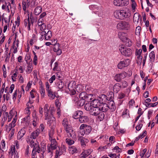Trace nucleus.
Wrapping results in <instances>:
<instances>
[{
	"instance_id": "obj_8",
	"label": "nucleus",
	"mask_w": 158,
	"mask_h": 158,
	"mask_svg": "<svg viewBox=\"0 0 158 158\" xmlns=\"http://www.w3.org/2000/svg\"><path fill=\"white\" fill-rule=\"evenodd\" d=\"M68 122L67 120V119L66 118H64L62 122V125L64 126L65 128V130L66 132L67 133H69L70 132V130H71L70 128V126L68 124Z\"/></svg>"
},
{
	"instance_id": "obj_52",
	"label": "nucleus",
	"mask_w": 158,
	"mask_h": 158,
	"mask_svg": "<svg viewBox=\"0 0 158 158\" xmlns=\"http://www.w3.org/2000/svg\"><path fill=\"white\" fill-rule=\"evenodd\" d=\"M27 107L26 108V110H27V111H28V112H27V114H28L29 113V114L30 113V110L29 109V108H31L32 107H34L33 106H29V104L27 103Z\"/></svg>"
},
{
	"instance_id": "obj_38",
	"label": "nucleus",
	"mask_w": 158,
	"mask_h": 158,
	"mask_svg": "<svg viewBox=\"0 0 158 158\" xmlns=\"http://www.w3.org/2000/svg\"><path fill=\"white\" fill-rule=\"evenodd\" d=\"M66 142L69 145H71L74 143V141L73 140L67 138L66 139Z\"/></svg>"
},
{
	"instance_id": "obj_17",
	"label": "nucleus",
	"mask_w": 158,
	"mask_h": 158,
	"mask_svg": "<svg viewBox=\"0 0 158 158\" xmlns=\"http://www.w3.org/2000/svg\"><path fill=\"white\" fill-rule=\"evenodd\" d=\"M125 33L123 32H119L118 33V35L119 38L122 41L124 42L125 40L127 38L125 36Z\"/></svg>"
},
{
	"instance_id": "obj_27",
	"label": "nucleus",
	"mask_w": 158,
	"mask_h": 158,
	"mask_svg": "<svg viewBox=\"0 0 158 158\" xmlns=\"http://www.w3.org/2000/svg\"><path fill=\"white\" fill-rule=\"evenodd\" d=\"M92 107L91 104L90 103H86L84 106V108L86 110H89V112L91 110V108Z\"/></svg>"
},
{
	"instance_id": "obj_1",
	"label": "nucleus",
	"mask_w": 158,
	"mask_h": 158,
	"mask_svg": "<svg viewBox=\"0 0 158 158\" xmlns=\"http://www.w3.org/2000/svg\"><path fill=\"white\" fill-rule=\"evenodd\" d=\"M114 15L116 18L122 20L129 17L131 14L128 11H127L123 10H117L114 12Z\"/></svg>"
},
{
	"instance_id": "obj_18",
	"label": "nucleus",
	"mask_w": 158,
	"mask_h": 158,
	"mask_svg": "<svg viewBox=\"0 0 158 158\" xmlns=\"http://www.w3.org/2000/svg\"><path fill=\"white\" fill-rule=\"evenodd\" d=\"M45 120H51L52 121H55L56 119L53 116V114H50L49 115L47 113V114H45Z\"/></svg>"
},
{
	"instance_id": "obj_30",
	"label": "nucleus",
	"mask_w": 158,
	"mask_h": 158,
	"mask_svg": "<svg viewBox=\"0 0 158 158\" xmlns=\"http://www.w3.org/2000/svg\"><path fill=\"white\" fill-rule=\"evenodd\" d=\"M126 42L125 45L126 46L128 47H130L132 45V42L130 39L127 38L123 42Z\"/></svg>"
},
{
	"instance_id": "obj_46",
	"label": "nucleus",
	"mask_w": 158,
	"mask_h": 158,
	"mask_svg": "<svg viewBox=\"0 0 158 158\" xmlns=\"http://www.w3.org/2000/svg\"><path fill=\"white\" fill-rule=\"evenodd\" d=\"M27 17H28L27 19H24V25L26 27L27 26V24L28 22H30L29 14H28L27 15Z\"/></svg>"
},
{
	"instance_id": "obj_13",
	"label": "nucleus",
	"mask_w": 158,
	"mask_h": 158,
	"mask_svg": "<svg viewBox=\"0 0 158 158\" xmlns=\"http://www.w3.org/2000/svg\"><path fill=\"white\" fill-rule=\"evenodd\" d=\"M41 33L42 36H43L44 35L45 36V39L46 40H49L52 36V32L50 30L48 31L47 33L45 31H43L41 32Z\"/></svg>"
},
{
	"instance_id": "obj_14",
	"label": "nucleus",
	"mask_w": 158,
	"mask_h": 158,
	"mask_svg": "<svg viewBox=\"0 0 158 158\" xmlns=\"http://www.w3.org/2000/svg\"><path fill=\"white\" fill-rule=\"evenodd\" d=\"M83 112L81 110H77L74 113L73 117L75 119L79 118L83 115Z\"/></svg>"
},
{
	"instance_id": "obj_10",
	"label": "nucleus",
	"mask_w": 158,
	"mask_h": 158,
	"mask_svg": "<svg viewBox=\"0 0 158 158\" xmlns=\"http://www.w3.org/2000/svg\"><path fill=\"white\" fill-rule=\"evenodd\" d=\"M100 111L105 112H106L109 109V107L108 106V105L105 103H102L100 105Z\"/></svg>"
},
{
	"instance_id": "obj_60",
	"label": "nucleus",
	"mask_w": 158,
	"mask_h": 158,
	"mask_svg": "<svg viewBox=\"0 0 158 158\" xmlns=\"http://www.w3.org/2000/svg\"><path fill=\"white\" fill-rule=\"evenodd\" d=\"M79 132L82 136H83L84 134H86V132L85 131L84 129H80Z\"/></svg>"
},
{
	"instance_id": "obj_3",
	"label": "nucleus",
	"mask_w": 158,
	"mask_h": 158,
	"mask_svg": "<svg viewBox=\"0 0 158 158\" xmlns=\"http://www.w3.org/2000/svg\"><path fill=\"white\" fill-rule=\"evenodd\" d=\"M117 29L119 30H128L130 28L129 23L125 21H121L117 25Z\"/></svg>"
},
{
	"instance_id": "obj_48",
	"label": "nucleus",
	"mask_w": 158,
	"mask_h": 158,
	"mask_svg": "<svg viewBox=\"0 0 158 158\" xmlns=\"http://www.w3.org/2000/svg\"><path fill=\"white\" fill-rule=\"evenodd\" d=\"M139 20V16L136 17L135 15L133 17V20L134 22L138 23Z\"/></svg>"
},
{
	"instance_id": "obj_25",
	"label": "nucleus",
	"mask_w": 158,
	"mask_h": 158,
	"mask_svg": "<svg viewBox=\"0 0 158 158\" xmlns=\"http://www.w3.org/2000/svg\"><path fill=\"white\" fill-rule=\"evenodd\" d=\"M76 103L78 106H82L85 104V102L83 99H80V100H78Z\"/></svg>"
},
{
	"instance_id": "obj_31",
	"label": "nucleus",
	"mask_w": 158,
	"mask_h": 158,
	"mask_svg": "<svg viewBox=\"0 0 158 158\" xmlns=\"http://www.w3.org/2000/svg\"><path fill=\"white\" fill-rule=\"evenodd\" d=\"M86 96L85 101L87 102L91 101L93 99L92 97L93 96V94H87Z\"/></svg>"
},
{
	"instance_id": "obj_45",
	"label": "nucleus",
	"mask_w": 158,
	"mask_h": 158,
	"mask_svg": "<svg viewBox=\"0 0 158 158\" xmlns=\"http://www.w3.org/2000/svg\"><path fill=\"white\" fill-rule=\"evenodd\" d=\"M39 26H40V29L41 31H43L45 30L46 27V25L44 23H43L39 25Z\"/></svg>"
},
{
	"instance_id": "obj_24",
	"label": "nucleus",
	"mask_w": 158,
	"mask_h": 158,
	"mask_svg": "<svg viewBox=\"0 0 158 158\" xmlns=\"http://www.w3.org/2000/svg\"><path fill=\"white\" fill-rule=\"evenodd\" d=\"M114 93L112 91H110L109 92V94L108 95V97L106 98L107 100L109 101L110 100H113V98L114 97Z\"/></svg>"
},
{
	"instance_id": "obj_51",
	"label": "nucleus",
	"mask_w": 158,
	"mask_h": 158,
	"mask_svg": "<svg viewBox=\"0 0 158 158\" xmlns=\"http://www.w3.org/2000/svg\"><path fill=\"white\" fill-rule=\"evenodd\" d=\"M143 126V125L142 123L139 124V125H137L135 127L136 130L138 131H139L141 128Z\"/></svg>"
},
{
	"instance_id": "obj_23",
	"label": "nucleus",
	"mask_w": 158,
	"mask_h": 158,
	"mask_svg": "<svg viewBox=\"0 0 158 158\" xmlns=\"http://www.w3.org/2000/svg\"><path fill=\"white\" fill-rule=\"evenodd\" d=\"M98 118L100 121H102L103 120L105 117V114L103 113V112L100 111L98 115Z\"/></svg>"
},
{
	"instance_id": "obj_4",
	"label": "nucleus",
	"mask_w": 158,
	"mask_h": 158,
	"mask_svg": "<svg viewBox=\"0 0 158 158\" xmlns=\"http://www.w3.org/2000/svg\"><path fill=\"white\" fill-rule=\"evenodd\" d=\"M130 60L129 59H124L120 61L118 64L117 67L119 69H122L123 68L127 67L130 64Z\"/></svg>"
},
{
	"instance_id": "obj_39",
	"label": "nucleus",
	"mask_w": 158,
	"mask_h": 158,
	"mask_svg": "<svg viewBox=\"0 0 158 158\" xmlns=\"http://www.w3.org/2000/svg\"><path fill=\"white\" fill-rule=\"evenodd\" d=\"M121 0H114L113 1V4L115 6H120Z\"/></svg>"
},
{
	"instance_id": "obj_49",
	"label": "nucleus",
	"mask_w": 158,
	"mask_h": 158,
	"mask_svg": "<svg viewBox=\"0 0 158 158\" xmlns=\"http://www.w3.org/2000/svg\"><path fill=\"white\" fill-rule=\"evenodd\" d=\"M142 52V50L141 49H140L139 50L136 49L135 51V55H141Z\"/></svg>"
},
{
	"instance_id": "obj_41",
	"label": "nucleus",
	"mask_w": 158,
	"mask_h": 158,
	"mask_svg": "<svg viewBox=\"0 0 158 158\" xmlns=\"http://www.w3.org/2000/svg\"><path fill=\"white\" fill-rule=\"evenodd\" d=\"M78 96V95L77 94V95L74 96H72V97L73 101L74 102H75L76 103L79 100Z\"/></svg>"
},
{
	"instance_id": "obj_15",
	"label": "nucleus",
	"mask_w": 158,
	"mask_h": 158,
	"mask_svg": "<svg viewBox=\"0 0 158 158\" xmlns=\"http://www.w3.org/2000/svg\"><path fill=\"white\" fill-rule=\"evenodd\" d=\"M89 118L87 116L82 115L79 119V121L81 123H85L89 121Z\"/></svg>"
},
{
	"instance_id": "obj_16",
	"label": "nucleus",
	"mask_w": 158,
	"mask_h": 158,
	"mask_svg": "<svg viewBox=\"0 0 158 158\" xmlns=\"http://www.w3.org/2000/svg\"><path fill=\"white\" fill-rule=\"evenodd\" d=\"M26 132L25 127L22 128L18 133L17 135L18 139H21L25 135Z\"/></svg>"
},
{
	"instance_id": "obj_40",
	"label": "nucleus",
	"mask_w": 158,
	"mask_h": 158,
	"mask_svg": "<svg viewBox=\"0 0 158 158\" xmlns=\"http://www.w3.org/2000/svg\"><path fill=\"white\" fill-rule=\"evenodd\" d=\"M141 31V27L139 26H137L136 28L135 31V34L136 35H138L140 34Z\"/></svg>"
},
{
	"instance_id": "obj_20",
	"label": "nucleus",
	"mask_w": 158,
	"mask_h": 158,
	"mask_svg": "<svg viewBox=\"0 0 158 158\" xmlns=\"http://www.w3.org/2000/svg\"><path fill=\"white\" fill-rule=\"evenodd\" d=\"M16 153H17V151H15V145H12L10 148V151L9 152V154H11V156L14 154L15 155Z\"/></svg>"
},
{
	"instance_id": "obj_61",
	"label": "nucleus",
	"mask_w": 158,
	"mask_h": 158,
	"mask_svg": "<svg viewBox=\"0 0 158 158\" xmlns=\"http://www.w3.org/2000/svg\"><path fill=\"white\" fill-rule=\"evenodd\" d=\"M147 134V131H143V133L142 134H140L139 135V136L141 138H142L144 137Z\"/></svg>"
},
{
	"instance_id": "obj_6",
	"label": "nucleus",
	"mask_w": 158,
	"mask_h": 158,
	"mask_svg": "<svg viewBox=\"0 0 158 158\" xmlns=\"http://www.w3.org/2000/svg\"><path fill=\"white\" fill-rule=\"evenodd\" d=\"M80 129H84L86 132V135H88L89 134L92 130V128L90 126L85 124H81Z\"/></svg>"
},
{
	"instance_id": "obj_56",
	"label": "nucleus",
	"mask_w": 158,
	"mask_h": 158,
	"mask_svg": "<svg viewBox=\"0 0 158 158\" xmlns=\"http://www.w3.org/2000/svg\"><path fill=\"white\" fill-rule=\"evenodd\" d=\"M51 139V146H52V145H56V141L55 139Z\"/></svg>"
},
{
	"instance_id": "obj_47",
	"label": "nucleus",
	"mask_w": 158,
	"mask_h": 158,
	"mask_svg": "<svg viewBox=\"0 0 158 158\" xmlns=\"http://www.w3.org/2000/svg\"><path fill=\"white\" fill-rule=\"evenodd\" d=\"M92 152V151L91 149H89L88 150H84L82 152V154H83L85 152V153L86 154H87V155H89Z\"/></svg>"
},
{
	"instance_id": "obj_29",
	"label": "nucleus",
	"mask_w": 158,
	"mask_h": 158,
	"mask_svg": "<svg viewBox=\"0 0 158 158\" xmlns=\"http://www.w3.org/2000/svg\"><path fill=\"white\" fill-rule=\"evenodd\" d=\"M149 58L152 61H154L155 59V54L154 51H152L149 55Z\"/></svg>"
},
{
	"instance_id": "obj_43",
	"label": "nucleus",
	"mask_w": 158,
	"mask_h": 158,
	"mask_svg": "<svg viewBox=\"0 0 158 158\" xmlns=\"http://www.w3.org/2000/svg\"><path fill=\"white\" fill-rule=\"evenodd\" d=\"M86 95V92H82L80 94L78 97L80 98V99H82Z\"/></svg>"
},
{
	"instance_id": "obj_22",
	"label": "nucleus",
	"mask_w": 158,
	"mask_h": 158,
	"mask_svg": "<svg viewBox=\"0 0 158 158\" xmlns=\"http://www.w3.org/2000/svg\"><path fill=\"white\" fill-rule=\"evenodd\" d=\"M77 91L78 93L82 92L84 89V86L81 85H78L76 88Z\"/></svg>"
},
{
	"instance_id": "obj_62",
	"label": "nucleus",
	"mask_w": 158,
	"mask_h": 158,
	"mask_svg": "<svg viewBox=\"0 0 158 158\" xmlns=\"http://www.w3.org/2000/svg\"><path fill=\"white\" fill-rule=\"evenodd\" d=\"M69 148L70 149V150H72L73 152H76L77 150L76 148L74 146H73Z\"/></svg>"
},
{
	"instance_id": "obj_42",
	"label": "nucleus",
	"mask_w": 158,
	"mask_h": 158,
	"mask_svg": "<svg viewBox=\"0 0 158 158\" xmlns=\"http://www.w3.org/2000/svg\"><path fill=\"white\" fill-rule=\"evenodd\" d=\"M30 59L31 60H32V59H31V56L30 54H27L25 56V60L26 62V63L27 64H28V62L27 61V60H30Z\"/></svg>"
},
{
	"instance_id": "obj_2",
	"label": "nucleus",
	"mask_w": 158,
	"mask_h": 158,
	"mask_svg": "<svg viewBox=\"0 0 158 158\" xmlns=\"http://www.w3.org/2000/svg\"><path fill=\"white\" fill-rule=\"evenodd\" d=\"M119 50L122 54L125 56H129L132 54L131 49L126 47L125 45H123L120 47Z\"/></svg>"
},
{
	"instance_id": "obj_54",
	"label": "nucleus",
	"mask_w": 158,
	"mask_h": 158,
	"mask_svg": "<svg viewBox=\"0 0 158 158\" xmlns=\"http://www.w3.org/2000/svg\"><path fill=\"white\" fill-rule=\"evenodd\" d=\"M56 77L55 75L52 76L51 78L49 80V81L50 83H52L53 81L55 80Z\"/></svg>"
},
{
	"instance_id": "obj_59",
	"label": "nucleus",
	"mask_w": 158,
	"mask_h": 158,
	"mask_svg": "<svg viewBox=\"0 0 158 158\" xmlns=\"http://www.w3.org/2000/svg\"><path fill=\"white\" fill-rule=\"evenodd\" d=\"M153 111V110H150L148 111V118L149 119H150V117H151V115L152 114Z\"/></svg>"
},
{
	"instance_id": "obj_64",
	"label": "nucleus",
	"mask_w": 158,
	"mask_h": 158,
	"mask_svg": "<svg viewBox=\"0 0 158 158\" xmlns=\"http://www.w3.org/2000/svg\"><path fill=\"white\" fill-rule=\"evenodd\" d=\"M143 96L145 98H147L149 97V93L148 91H146L143 95Z\"/></svg>"
},
{
	"instance_id": "obj_33",
	"label": "nucleus",
	"mask_w": 158,
	"mask_h": 158,
	"mask_svg": "<svg viewBox=\"0 0 158 158\" xmlns=\"http://www.w3.org/2000/svg\"><path fill=\"white\" fill-rule=\"evenodd\" d=\"M58 87L59 89H62L64 85V83L60 79L58 83H57Z\"/></svg>"
},
{
	"instance_id": "obj_44",
	"label": "nucleus",
	"mask_w": 158,
	"mask_h": 158,
	"mask_svg": "<svg viewBox=\"0 0 158 158\" xmlns=\"http://www.w3.org/2000/svg\"><path fill=\"white\" fill-rule=\"evenodd\" d=\"M12 110H11L9 113V115L8 116V122H9L11 121L12 117L13 116V115L12 114L11 112Z\"/></svg>"
},
{
	"instance_id": "obj_58",
	"label": "nucleus",
	"mask_w": 158,
	"mask_h": 158,
	"mask_svg": "<svg viewBox=\"0 0 158 158\" xmlns=\"http://www.w3.org/2000/svg\"><path fill=\"white\" fill-rule=\"evenodd\" d=\"M16 115L15 117L13 118V121L11 122V123L13 124V126H15V123L16 122L17 118H16Z\"/></svg>"
},
{
	"instance_id": "obj_12",
	"label": "nucleus",
	"mask_w": 158,
	"mask_h": 158,
	"mask_svg": "<svg viewBox=\"0 0 158 158\" xmlns=\"http://www.w3.org/2000/svg\"><path fill=\"white\" fill-rule=\"evenodd\" d=\"M108 106L109 109L111 111H114L116 109V106L114 105V103L113 100H110L108 102Z\"/></svg>"
},
{
	"instance_id": "obj_36",
	"label": "nucleus",
	"mask_w": 158,
	"mask_h": 158,
	"mask_svg": "<svg viewBox=\"0 0 158 158\" xmlns=\"http://www.w3.org/2000/svg\"><path fill=\"white\" fill-rule=\"evenodd\" d=\"M48 104H46L44 107V112L45 114H47V113L48 114L49 109H48Z\"/></svg>"
},
{
	"instance_id": "obj_28",
	"label": "nucleus",
	"mask_w": 158,
	"mask_h": 158,
	"mask_svg": "<svg viewBox=\"0 0 158 158\" xmlns=\"http://www.w3.org/2000/svg\"><path fill=\"white\" fill-rule=\"evenodd\" d=\"M47 91L48 92V95L52 99H53L55 97H56L55 94H53V92L51 89H50V90H47Z\"/></svg>"
},
{
	"instance_id": "obj_9",
	"label": "nucleus",
	"mask_w": 158,
	"mask_h": 158,
	"mask_svg": "<svg viewBox=\"0 0 158 158\" xmlns=\"http://www.w3.org/2000/svg\"><path fill=\"white\" fill-rule=\"evenodd\" d=\"M103 102L102 100H99L98 99H94L91 102L92 107H100L102 103Z\"/></svg>"
},
{
	"instance_id": "obj_50",
	"label": "nucleus",
	"mask_w": 158,
	"mask_h": 158,
	"mask_svg": "<svg viewBox=\"0 0 158 158\" xmlns=\"http://www.w3.org/2000/svg\"><path fill=\"white\" fill-rule=\"evenodd\" d=\"M147 151V149L146 148H145L143 149L142 152H140V155L141 156V157H143L145 153Z\"/></svg>"
},
{
	"instance_id": "obj_57",
	"label": "nucleus",
	"mask_w": 158,
	"mask_h": 158,
	"mask_svg": "<svg viewBox=\"0 0 158 158\" xmlns=\"http://www.w3.org/2000/svg\"><path fill=\"white\" fill-rule=\"evenodd\" d=\"M26 3L25 2H22V6L23 10L24 11H26Z\"/></svg>"
},
{
	"instance_id": "obj_7",
	"label": "nucleus",
	"mask_w": 158,
	"mask_h": 158,
	"mask_svg": "<svg viewBox=\"0 0 158 158\" xmlns=\"http://www.w3.org/2000/svg\"><path fill=\"white\" fill-rule=\"evenodd\" d=\"M100 107H92L91 108L90 113L92 115L97 116L100 111Z\"/></svg>"
},
{
	"instance_id": "obj_5",
	"label": "nucleus",
	"mask_w": 158,
	"mask_h": 158,
	"mask_svg": "<svg viewBox=\"0 0 158 158\" xmlns=\"http://www.w3.org/2000/svg\"><path fill=\"white\" fill-rule=\"evenodd\" d=\"M127 75V73L125 72H123L120 73L116 74L114 77V79L117 82H120L122 79L126 77Z\"/></svg>"
},
{
	"instance_id": "obj_26",
	"label": "nucleus",
	"mask_w": 158,
	"mask_h": 158,
	"mask_svg": "<svg viewBox=\"0 0 158 158\" xmlns=\"http://www.w3.org/2000/svg\"><path fill=\"white\" fill-rule=\"evenodd\" d=\"M39 134V132L36 130L35 131H34L31 133V137H32L34 139H35L38 136Z\"/></svg>"
},
{
	"instance_id": "obj_53",
	"label": "nucleus",
	"mask_w": 158,
	"mask_h": 158,
	"mask_svg": "<svg viewBox=\"0 0 158 158\" xmlns=\"http://www.w3.org/2000/svg\"><path fill=\"white\" fill-rule=\"evenodd\" d=\"M17 91L16 90L15 91V92L13 94V99L14 101H15V100L16 99V97L17 96Z\"/></svg>"
},
{
	"instance_id": "obj_55",
	"label": "nucleus",
	"mask_w": 158,
	"mask_h": 158,
	"mask_svg": "<svg viewBox=\"0 0 158 158\" xmlns=\"http://www.w3.org/2000/svg\"><path fill=\"white\" fill-rule=\"evenodd\" d=\"M70 95L71 96V97L72 96H74L76 94V91L74 90H71V91H70Z\"/></svg>"
},
{
	"instance_id": "obj_19",
	"label": "nucleus",
	"mask_w": 158,
	"mask_h": 158,
	"mask_svg": "<svg viewBox=\"0 0 158 158\" xmlns=\"http://www.w3.org/2000/svg\"><path fill=\"white\" fill-rule=\"evenodd\" d=\"M42 11V8L40 6H38L35 8L34 10V14L36 15H38Z\"/></svg>"
},
{
	"instance_id": "obj_35",
	"label": "nucleus",
	"mask_w": 158,
	"mask_h": 158,
	"mask_svg": "<svg viewBox=\"0 0 158 158\" xmlns=\"http://www.w3.org/2000/svg\"><path fill=\"white\" fill-rule=\"evenodd\" d=\"M54 133V130L53 129L51 128L49 131L48 135L49 136V139L50 140L53 137Z\"/></svg>"
},
{
	"instance_id": "obj_63",
	"label": "nucleus",
	"mask_w": 158,
	"mask_h": 158,
	"mask_svg": "<svg viewBox=\"0 0 158 158\" xmlns=\"http://www.w3.org/2000/svg\"><path fill=\"white\" fill-rule=\"evenodd\" d=\"M125 96V95L124 94L121 93L119 94L118 98L120 99H122Z\"/></svg>"
},
{
	"instance_id": "obj_21",
	"label": "nucleus",
	"mask_w": 158,
	"mask_h": 158,
	"mask_svg": "<svg viewBox=\"0 0 158 158\" xmlns=\"http://www.w3.org/2000/svg\"><path fill=\"white\" fill-rule=\"evenodd\" d=\"M119 84L118 83H116L114 86L113 91L114 92L117 93L120 90L121 86H119Z\"/></svg>"
},
{
	"instance_id": "obj_37",
	"label": "nucleus",
	"mask_w": 158,
	"mask_h": 158,
	"mask_svg": "<svg viewBox=\"0 0 158 158\" xmlns=\"http://www.w3.org/2000/svg\"><path fill=\"white\" fill-rule=\"evenodd\" d=\"M158 104V102H155L154 103H149L148 104H147V105L145 104V105L146 106V107H149L150 106L152 107H154L155 106H156V105Z\"/></svg>"
},
{
	"instance_id": "obj_34",
	"label": "nucleus",
	"mask_w": 158,
	"mask_h": 158,
	"mask_svg": "<svg viewBox=\"0 0 158 158\" xmlns=\"http://www.w3.org/2000/svg\"><path fill=\"white\" fill-rule=\"evenodd\" d=\"M84 138L81 137H79L78 138V140L80 141L81 145L83 147H85V143L84 139H83Z\"/></svg>"
},
{
	"instance_id": "obj_11",
	"label": "nucleus",
	"mask_w": 158,
	"mask_h": 158,
	"mask_svg": "<svg viewBox=\"0 0 158 158\" xmlns=\"http://www.w3.org/2000/svg\"><path fill=\"white\" fill-rule=\"evenodd\" d=\"M60 44L59 43H56L54 45V47L53 48V51L56 52L57 55H60L62 53L61 50L59 48Z\"/></svg>"
},
{
	"instance_id": "obj_32",
	"label": "nucleus",
	"mask_w": 158,
	"mask_h": 158,
	"mask_svg": "<svg viewBox=\"0 0 158 158\" xmlns=\"http://www.w3.org/2000/svg\"><path fill=\"white\" fill-rule=\"evenodd\" d=\"M128 4V0H121L120 2V6H127Z\"/></svg>"
}]
</instances>
